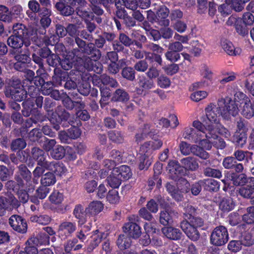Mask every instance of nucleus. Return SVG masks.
Listing matches in <instances>:
<instances>
[{"instance_id": "9b49d317", "label": "nucleus", "mask_w": 254, "mask_h": 254, "mask_svg": "<svg viewBox=\"0 0 254 254\" xmlns=\"http://www.w3.org/2000/svg\"><path fill=\"white\" fill-rule=\"evenodd\" d=\"M76 230V224L74 222L65 221L60 224L58 229V234L62 239H65L71 236Z\"/></svg>"}, {"instance_id": "f704fd0d", "label": "nucleus", "mask_w": 254, "mask_h": 254, "mask_svg": "<svg viewBox=\"0 0 254 254\" xmlns=\"http://www.w3.org/2000/svg\"><path fill=\"white\" fill-rule=\"evenodd\" d=\"M40 182L42 186L46 187L52 186L56 182L55 175L52 172H47L42 176Z\"/></svg>"}, {"instance_id": "0eeeda50", "label": "nucleus", "mask_w": 254, "mask_h": 254, "mask_svg": "<svg viewBox=\"0 0 254 254\" xmlns=\"http://www.w3.org/2000/svg\"><path fill=\"white\" fill-rule=\"evenodd\" d=\"M4 94L6 97L20 102L26 97L27 91L21 86L20 81L16 80L5 88Z\"/></svg>"}, {"instance_id": "39448f33", "label": "nucleus", "mask_w": 254, "mask_h": 254, "mask_svg": "<svg viewBox=\"0 0 254 254\" xmlns=\"http://www.w3.org/2000/svg\"><path fill=\"white\" fill-rule=\"evenodd\" d=\"M218 102L221 109L220 115L223 119L229 120L231 116L238 115L239 110L234 101L227 98Z\"/></svg>"}, {"instance_id": "393cba45", "label": "nucleus", "mask_w": 254, "mask_h": 254, "mask_svg": "<svg viewBox=\"0 0 254 254\" xmlns=\"http://www.w3.org/2000/svg\"><path fill=\"white\" fill-rule=\"evenodd\" d=\"M103 208V204L99 201H93L85 208L86 215H95L100 213Z\"/></svg>"}, {"instance_id": "dca6fc26", "label": "nucleus", "mask_w": 254, "mask_h": 254, "mask_svg": "<svg viewBox=\"0 0 254 254\" xmlns=\"http://www.w3.org/2000/svg\"><path fill=\"white\" fill-rule=\"evenodd\" d=\"M138 84L139 87L136 88V91L139 95H146L148 93L149 90L155 87L154 82L144 76L139 78Z\"/></svg>"}, {"instance_id": "a878e982", "label": "nucleus", "mask_w": 254, "mask_h": 254, "mask_svg": "<svg viewBox=\"0 0 254 254\" xmlns=\"http://www.w3.org/2000/svg\"><path fill=\"white\" fill-rule=\"evenodd\" d=\"M107 236V234L100 232L98 230L95 231L92 236L93 241L87 248L88 252H92L100 243L101 240L106 238Z\"/></svg>"}, {"instance_id": "2eb2a0df", "label": "nucleus", "mask_w": 254, "mask_h": 254, "mask_svg": "<svg viewBox=\"0 0 254 254\" xmlns=\"http://www.w3.org/2000/svg\"><path fill=\"white\" fill-rule=\"evenodd\" d=\"M181 227L186 235L190 240L196 241L200 237L199 233L197 228L190 224L188 221H183L181 223Z\"/></svg>"}, {"instance_id": "c85d7f7f", "label": "nucleus", "mask_w": 254, "mask_h": 254, "mask_svg": "<svg viewBox=\"0 0 254 254\" xmlns=\"http://www.w3.org/2000/svg\"><path fill=\"white\" fill-rule=\"evenodd\" d=\"M221 45L222 48L229 55L236 56L239 55L241 53V50L238 48H235L232 42L228 40H222Z\"/></svg>"}, {"instance_id": "e433bc0d", "label": "nucleus", "mask_w": 254, "mask_h": 254, "mask_svg": "<svg viewBox=\"0 0 254 254\" xmlns=\"http://www.w3.org/2000/svg\"><path fill=\"white\" fill-rule=\"evenodd\" d=\"M235 206V204L230 197L223 198L219 204L220 209L224 212H228L232 210Z\"/></svg>"}, {"instance_id": "6ab92c4d", "label": "nucleus", "mask_w": 254, "mask_h": 254, "mask_svg": "<svg viewBox=\"0 0 254 254\" xmlns=\"http://www.w3.org/2000/svg\"><path fill=\"white\" fill-rule=\"evenodd\" d=\"M192 126L197 130L196 132L201 139V143L202 140H205L206 138V135H203L202 134H205L208 130L210 129V128H212L213 129L215 128L212 125L208 124L203 125L201 122L197 120L193 121Z\"/></svg>"}, {"instance_id": "e2e57ef3", "label": "nucleus", "mask_w": 254, "mask_h": 254, "mask_svg": "<svg viewBox=\"0 0 254 254\" xmlns=\"http://www.w3.org/2000/svg\"><path fill=\"white\" fill-rule=\"evenodd\" d=\"M204 174L208 177L220 178L222 176L221 172L217 169L207 168L204 171Z\"/></svg>"}, {"instance_id": "b1692460", "label": "nucleus", "mask_w": 254, "mask_h": 254, "mask_svg": "<svg viewBox=\"0 0 254 254\" xmlns=\"http://www.w3.org/2000/svg\"><path fill=\"white\" fill-rule=\"evenodd\" d=\"M35 84L36 86H41V92L43 95H49L53 90V83L51 82H47L44 83L43 78L40 77H35Z\"/></svg>"}, {"instance_id": "6e6d98bb", "label": "nucleus", "mask_w": 254, "mask_h": 254, "mask_svg": "<svg viewBox=\"0 0 254 254\" xmlns=\"http://www.w3.org/2000/svg\"><path fill=\"white\" fill-rule=\"evenodd\" d=\"M49 120L51 124L53 125V127L55 129L57 130L60 129V125L62 121V119L57 113H53Z\"/></svg>"}, {"instance_id": "f8f14e48", "label": "nucleus", "mask_w": 254, "mask_h": 254, "mask_svg": "<svg viewBox=\"0 0 254 254\" xmlns=\"http://www.w3.org/2000/svg\"><path fill=\"white\" fill-rule=\"evenodd\" d=\"M167 170L170 177L173 180L181 179L185 173L184 169L176 161H170L167 166Z\"/></svg>"}, {"instance_id": "2f4dec72", "label": "nucleus", "mask_w": 254, "mask_h": 254, "mask_svg": "<svg viewBox=\"0 0 254 254\" xmlns=\"http://www.w3.org/2000/svg\"><path fill=\"white\" fill-rule=\"evenodd\" d=\"M114 174H117L122 179L127 180L132 175L130 168L126 165H122L114 169Z\"/></svg>"}, {"instance_id": "423d86ee", "label": "nucleus", "mask_w": 254, "mask_h": 254, "mask_svg": "<svg viewBox=\"0 0 254 254\" xmlns=\"http://www.w3.org/2000/svg\"><path fill=\"white\" fill-rule=\"evenodd\" d=\"M220 112L219 102L217 105L211 103L205 108V116L202 117L201 120L205 125H217L219 123V115L220 114Z\"/></svg>"}, {"instance_id": "ea45409f", "label": "nucleus", "mask_w": 254, "mask_h": 254, "mask_svg": "<svg viewBox=\"0 0 254 254\" xmlns=\"http://www.w3.org/2000/svg\"><path fill=\"white\" fill-rule=\"evenodd\" d=\"M12 19L8 8L5 5H0V20L10 23Z\"/></svg>"}, {"instance_id": "864d4df0", "label": "nucleus", "mask_w": 254, "mask_h": 254, "mask_svg": "<svg viewBox=\"0 0 254 254\" xmlns=\"http://www.w3.org/2000/svg\"><path fill=\"white\" fill-rule=\"evenodd\" d=\"M30 219L32 222H36L42 225H47L51 221V218L47 215L32 216L30 217Z\"/></svg>"}, {"instance_id": "69168bd1", "label": "nucleus", "mask_w": 254, "mask_h": 254, "mask_svg": "<svg viewBox=\"0 0 254 254\" xmlns=\"http://www.w3.org/2000/svg\"><path fill=\"white\" fill-rule=\"evenodd\" d=\"M207 96V93L204 91H198L191 94L190 98L192 100L198 102L201 100L206 98Z\"/></svg>"}, {"instance_id": "c9c22d12", "label": "nucleus", "mask_w": 254, "mask_h": 254, "mask_svg": "<svg viewBox=\"0 0 254 254\" xmlns=\"http://www.w3.org/2000/svg\"><path fill=\"white\" fill-rule=\"evenodd\" d=\"M231 180L235 186H243L248 183L250 178H247L244 174L237 175L233 173L231 175Z\"/></svg>"}, {"instance_id": "bf43d9fd", "label": "nucleus", "mask_w": 254, "mask_h": 254, "mask_svg": "<svg viewBox=\"0 0 254 254\" xmlns=\"http://www.w3.org/2000/svg\"><path fill=\"white\" fill-rule=\"evenodd\" d=\"M123 76L130 81H132L135 78V71L133 69L130 67L124 68L122 70Z\"/></svg>"}, {"instance_id": "a18cd8bd", "label": "nucleus", "mask_w": 254, "mask_h": 254, "mask_svg": "<svg viewBox=\"0 0 254 254\" xmlns=\"http://www.w3.org/2000/svg\"><path fill=\"white\" fill-rule=\"evenodd\" d=\"M49 199L51 203L59 204L62 203L64 199V196L62 193L57 190H55L50 194Z\"/></svg>"}, {"instance_id": "680f3d73", "label": "nucleus", "mask_w": 254, "mask_h": 254, "mask_svg": "<svg viewBox=\"0 0 254 254\" xmlns=\"http://www.w3.org/2000/svg\"><path fill=\"white\" fill-rule=\"evenodd\" d=\"M25 141L21 138L17 139L11 143V148L13 150L22 149L26 147Z\"/></svg>"}, {"instance_id": "4d7b16f0", "label": "nucleus", "mask_w": 254, "mask_h": 254, "mask_svg": "<svg viewBox=\"0 0 254 254\" xmlns=\"http://www.w3.org/2000/svg\"><path fill=\"white\" fill-rule=\"evenodd\" d=\"M242 244L246 247L252 246L254 243V239L253 238L252 235L249 233H244L240 240Z\"/></svg>"}, {"instance_id": "cd10ccee", "label": "nucleus", "mask_w": 254, "mask_h": 254, "mask_svg": "<svg viewBox=\"0 0 254 254\" xmlns=\"http://www.w3.org/2000/svg\"><path fill=\"white\" fill-rule=\"evenodd\" d=\"M30 245L36 246L46 245L49 244V237L45 233H41L36 237H31L28 240Z\"/></svg>"}, {"instance_id": "052dcab7", "label": "nucleus", "mask_w": 254, "mask_h": 254, "mask_svg": "<svg viewBox=\"0 0 254 254\" xmlns=\"http://www.w3.org/2000/svg\"><path fill=\"white\" fill-rule=\"evenodd\" d=\"M165 57L167 60L171 62H176L180 59V54L179 53L172 50H169L165 53Z\"/></svg>"}, {"instance_id": "0e129e2a", "label": "nucleus", "mask_w": 254, "mask_h": 254, "mask_svg": "<svg viewBox=\"0 0 254 254\" xmlns=\"http://www.w3.org/2000/svg\"><path fill=\"white\" fill-rule=\"evenodd\" d=\"M50 192V189L45 186L41 185L36 190V195L40 199H44Z\"/></svg>"}, {"instance_id": "13d9d810", "label": "nucleus", "mask_w": 254, "mask_h": 254, "mask_svg": "<svg viewBox=\"0 0 254 254\" xmlns=\"http://www.w3.org/2000/svg\"><path fill=\"white\" fill-rule=\"evenodd\" d=\"M245 86L249 92L254 96V76L249 75L245 82Z\"/></svg>"}, {"instance_id": "4c0bfd02", "label": "nucleus", "mask_w": 254, "mask_h": 254, "mask_svg": "<svg viewBox=\"0 0 254 254\" xmlns=\"http://www.w3.org/2000/svg\"><path fill=\"white\" fill-rule=\"evenodd\" d=\"M48 170L54 172L56 175L62 176L66 172V168L62 164L52 162L49 164Z\"/></svg>"}, {"instance_id": "37998d69", "label": "nucleus", "mask_w": 254, "mask_h": 254, "mask_svg": "<svg viewBox=\"0 0 254 254\" xmlns=\"http://www.w3.org/2000/svg\"><path fill=\"white\" fill-rule=\"evenodd\" d=\"M63 103L66 108L72 109L74 107L78 106L81 109L85 107L84 103L81 101L73 102L68 97L65 98L63 100Z\"/></svg>"}, {"instance_id": "09e8293b", "label": "nucleus", "mask_w": 254, "mask_h": 254, "mask_svg": "<svg viewBox=\"0 0 254 254\" xmlns=\"http://www.w3.org/2000/svg\"><path fill=\"white\" fill-rule=\"evenodd\" d=\"M65 154V150L63 147L60 145L55 146L51 152V155L55 159H62Z\"/></svg>"}, {"instance_id": "72a5a7b5", "label": "nucleus", "mask_w": 254, "mask_h": 254, "mask_svg": "<svg viewBox=\"0 0 254 254\" xmlns=\"http://www.w3.org/2000/svg\"><path fill=\"white\" fill-rule=\"evenodd\" d=\"M79 231L76 233V237L82 242H83L88 235V232L91 230V224L89 223L88 225L82 224L79 225Z\"/></svg>"}, {"instance_id": "774afa93", "label": "nucleus", "mask_w": 254, "mask_h": 254, "mask_svg": "<svg viewBox=\"0 0 254 254\" xmlns=\"http://www.w3.org/2000/svg\"><path fill=\"white\" fill-rule=\"evenodd\" d=\"M236 161L233 157H227L224 159L223 161V165L224 167L227 169L234 168L236 165Z\"/></svg>"}, {"instance_id": "f3484780", "label": "nucleus", "mask_w": 254, "mask_h": 254, "mask_svg": "<svg viewBox=\"0 0 254 254\" xmlns=\"http://www.w3.org/2000/svg\"><path fill=\"white\" fill-rule=\"evenodd\" d=\"M246 184L239 189V193L244 198H250L252 203V198L254 197V178L250 177V180Z\"/></svg>"}, {"instance_id": "412c9836", "label": "nucleus", "mask_w": 254, "mask_h": 254, "mask_svg": "<svg viewBox=\"0 0 254 254\" xmlns=\"http://www.w3.org/2000/svg\"><path fill=\"white\" fill-rule=\"evenodd\" d=\"M123 229L125 233H127L129 236L133 238H138L141 233L139 226L133 222L127 223Z\"/></svg>"}, {"instance_id": "1a4fd4ad", "label": "nucleus", "mask_w": 254, "mask_h": 254, "mask_svg": "<svg viewBox=\"0 0 254 254\" xmlns=\"http://www.w3.org/2000/svg\"><path fill=\"white\" fill-rule=\"evenodd\" d=\"M180 150L184 155H188L192 153L193 154L203 159H207L209 157L208 153L204 151L202 147L196 145H190L185 141L181 142Z\"/></svg>"}, {"instance_id": "f257e3e1", "label": "nucleus", "mask_w": 254, "mask_h": 254, "mask_svg": "<svg viewBox=\"0 0 254 254\" xmlns=\"http://www.w3.org/2000/svg\"><path fill=\"white\" fill-rule=\"evenodd\" d=\"M162 145V141L154 139L146 141L140 146L139 159L140 170L147 169L149 167L152 163V153L154 150L159 149Z\"/></svg>"}, {"instance_id": "5701e85b", "label": "nucleus", "mask_w": 254, "mask_h": 254, "mask_svg": "<svg viewBox=\"0 0 254 254\" xmlns=\"http://www.w3.org/2000/svg\"><path fill=\"white\" fill-rule=\"evenodd\" d=\"M33 156L34 158L36 159L38 162L39 166H43L44 168L47 169H49V164L51 162H49L46 160V155L44 151L37 148L33 149Z\"/></svg>"}, {"instance_id": "9d476101", "label": "nucleus", "mask_w": 254, "mask_h": 254, "mask_svg": "<svg viewBox=\"0 0 254 254\" xmlns=\"http://www.w3.org/2000/svg\"><path fill=\"white\" fill-rule=\"evenodd\" d=\"M20 205V202L12 195L8 197H0V216H3L5 211H11L14 208H17Z\"/></svg>"}, {"instance_id": "6e6552de", "label": "nucleus", "mask_w": 254, "mask_h": 254, "mask_svg": "<svg viewBox=\"0 0 254 254\" xmlns=\"http://www.w3.org/2000/svg\"><path fill=\"white\" fill-rule=\"evenodd\" d=\"M229 235L227 229L223 226L216 227L212 232L210 242L212 244L221 246L225 244L228 241Z\"/></svg>"}, {"instance_id": "79ce46f5", "label": "nucleus", "mask_w": 254, "mask_h": 254, "mask_svg": "<svg viewBox=\"0 0 254 254\" xmlns=\"http://www.w3.org/2000/svg\"><path fill=\"white\" fill-rule=\"evenodd\" d=\"M173 213V212L168 210L161 211L160 216V223L164 225L171 224L173 222L172 214Z\"/></svg>"}, {"instance_id": "603ef678", "label": "nucleus", "mask_w": 254, "mask_h": 254, "mask_svg": "<svg viewBox=\"0 0 254 254\" xmlns=\"http://www.w3.org/2000/svg\"><path fill=\"white\" fill-rule=\"evenodd\" d=\"M107 200L111 204L118 203L120 200L118 191L115 190H110L107 195Z\"/></svg>"}, {"instance_id": "5fc2aeb1", "label": "nucleus", "mask_w": 254, "mask_h": 254, "mask_svg": "<svg viewBox=\"0 0 254 254\" xmlns=\"http://www.w3.org/2000/svg\"><path fill=\"white\" fill-rule=\"evenodd\" d=\"M22 184V189L30 191L34 190L36 185L38 184V180L33 178L32 181L30 179V180L23 181Z\"/></svg>"}, {"instance_id": "338daca9", "label": "nucleus", "mask_w": 254, "mask_h": 254, "mask_svg": "<svg viewBox=\"0 0 254 254\" xmlns=\"http://www.w3.org/2000/svg\"><path fill=\"white\" fill-rule=\"evenodd\" d=\"M241 220V215L238 212H234L231 213L229 215V221L230 224L232 226L237 225Z\"/></svg>"}, {"instance_id": "7ed1b4c3", "label": "nucleus", "mask_w": 254, "mask_h": 254, "mask_svg": "<svg viewBox=\"0 0 254 254\" xmlns=\"http://www.w3.org/2000/svg\"><path fill=\"white\" fill-rule=\"evenodd\" d=\"M236 102L240 103L241 114L247 119H251L254 116V102L242 92H237L234 95Z\"/></svg>"}, {"instance_id": "3c124183", "label": "nucleus", "mask_w": 254, "mask_h": 254, "mask_svg": "<svg viewBox=\"0 0 254 254\" xmlns=\"http://www.w3.org/2000/svg\"><path fill=\"white\" fill-rule=\"evenodd\" d=\"M109 137L112 141L117 142L121 143L124 140V135L121 132L113 130L109 133Z\"/></svg>"}, {"instance_id": "de8ad7c7", "label": "nucleus", "mask_w": 254, "mask_h": 254, "mask_svg": "<svg viewBox=\"0 0 254 254\" xmlns=\"http://www.w3.org/2000/svg\"><path fill=\"white\" fill-rule=\"evenodd\" d=\"M130 239L125 237L124 235L120 236L117 240V244L119 248L121 250L126 249L130 245Z\"/></svg>"}, {"instance_id": "aec40b11", "label": "nucleus", "mask_w": 254, "mask_h": 254, "mask_svg": "<svg viewBox=\"0 0 254 254\" xmlns=\"http://www.w3.org/2000/svg\"><path fill=\"white\" fill-rule=\"evenodd\" d=\"M117 163L112 159H106L103 160L101 169L99 172V176L101 178H105L108 175L110 171L113 170Z\"/></svg>"}, {"instance_id": "7c9ffc66", "label": "nucleus", "mask_w": 254, "mask_h": 254, "mask_svg": "<svg viewBox=\"0 0 254 254\" xmlns=\"http://www.w3.org/2000/svg\"><path fill=\"white\" fill-rule=\"evenodd\" d=\"M73 215L78 220V224L79 225L84 224L87 221L86 217L89 216L86 214L85 209L84 210L81 205L75 206L73 211Z\"/></svg>"}, {"instance_id": "c03bdc74", "label": "nucleus", "mask_w": 254, "mask_h": 254, "mask_svg": "<svg viewBox=\"0 0 254 254\" xmlns=\"http://www.w3.org/2000/svg\"><path fill=\"white\" fill-rule=\"evenodd\" d=\"M109 185L114 188H118L122 182L121 179L117 174H114V170L112 171L111 174L107 178Z\"/></svg>"}, {"instance_id": "a19ab883", "label": "nucleus", "mask_w": 254, "mask_h": 254, "mask_svg": "<svg viewBox=\"0 0 254 254\" xmlns=\"http://www.w3.org/2000/svg\"><path fill=\"white\" fill-rule=\"evenodd\" d=\"M128 99V94L122 89H117L114 93L112 97V100L115 101L125 102Z\"/></svg>"}, {"instance_id": "20e7f679", "label": "nucleus", "mask_w": 254, "mask_h": 254, "mask_svg": "<svg viewBox=\"0 0 254 254\" xmlns=\"http://www.w3.org/2000/svg\"><path fill=\"white\" fill-rule=\"evenodd\" d=\"M205 134L203 133V135H206L205 140H202L201 146L202 148L207 150H210L212 146L218 149H223L226 146L225 142L223 139L219 137L217 134V129L210 128Z\"/></svg>"}, {"instance_id": "8fccbe9b", "label": "nucleus", "mask_w": 254, "mask_h": 254, "mask_svg": "<svg viewBox=\"0 0 254 254\" xmlns=\"http://www.w3.org/2000/svg\"><path fill=\"white\" fill-rule=\"evenodd\" d=\"M247 213L243 215V220L248 224L254 222V207H250L247 209Z\"/></svg>"}, {"instance_id": "49530a36", "label": "nucleus", "mask_w": 254, "mask_h": 254, "mask_svg": "<svg viewBox=\"0 0 254 254\" xmlns=\"http://www.w3.org/2000/svg\"><path fill=\"white\" fill-rule=\"evenodd\" d=\"M151 133L150 126L148 125H145L140 132L136 134L135 141L138 143L144 139L147 135H150Z\"/></svg>"}, {"instance_id": "58836bf2", "label": "nucleus", "mask_w": 254, "mask_h": 254, "mask_svg": "<svg viewBox=\"0 0 254 254\" xmlns=\"http://www.w3.org/2000/svg\"><path fill=\"white\" fill-rule=\"evenodd\" d=\"M55 7L63 15L65 16L70 15L74 12V9L71 6L67 5H65L63 2H57Z\"/></svg>"}, {"instance_id": "4468645a", "label": "nucleus", "mask_w": 254, "mask_h": 254, "mask_svg": "<svg viewBox=\"0 0 254 254\" xmlns=\"http://www.w3.org/2000/svg\"><path fill=\"white\" fill-rule=\"evenodd\" d=\"M9 223L11 227L18 232L24 233L27 230V224L20 216L13 215L9 219Z\"/></svg>"}, {"instance_id": "473e14b6", "label": "nucleus", "mask_w": 254, "mask_h": 254, "mask_svg": "<svg viewBox=\"0 0 254 254\" xmlns=\"http://www.w3.org/2000/svg\"><path fill=\"white\" fill-rule=\"evenodd\" d=\"M182 167L186 170L195 171L198 168V164L195 158L188 157L181 161Z\"/></svg>"}, {"instance_id": "ddd939ff", "label": "nucleus", "mask_w": 254, "mask_h": 254, "mask_svg": "<svg viewBox=\"0 0 254 254\" xmlns=\"http://www.w3.org/2000/svg\"><path fill=\"white\" fill-rule=\"evenodd\" d=\"M13 35L32 40V36L36 34V31L27 29L25 26L21 23H16L13 26Z\"/></svg>"}, {"instance_id": "4be33fe9", "label": "nucleus", "mask_w": 254, "mask_h": 254, "mask_svg": "<svg viewBox=\"0 0 254 254\" xmlns=\"http://www.w3.org/2000/svg\"><path fill=\"white\" fill-rule=\"evenodd\" d=\"M157 21L161 25L167 26L169 25V20L167 18L169 13V9L165 6H161L156 11Z\"/></svg>"}, {"instance_id": "c756f323", "label": "nucleus", "mask_w": 254, "mask_h": 254, "mask_svg": "<svg viewBox=\"0 0 254 254\" xmlns=\"http://www.w3.org/2000/svg\"><path fill=\"white\" fill-rule=\"evenodd\" d=\"M183 136L185 139L190 140L195 143H198L201 145V139L192 127H186L184 130Z\"/></svg>"}, {"instance_id": "f03ea898", "label": "nucleus", "mask_w": 254, "mask_h": 254, "mask_svg": "<svg viewBox=\"0 0 254 254\" xmlns=\"http://www.w3.org/2000/svg\"><path fill=\"white\" fill-rule=\"evenodd\" d=\"M88 53L90 57H84L81 59V64L88 70H93L94 72L100 73L102 71V64L97 62L101 57V53L99 50L94 48V45L90 44L88 46Z\"/></svg>"}, {"instance_id": "a211bd4d", "label": "nucleus", "mask_w": 254, "mask_h": 254, "mask_svg": "<svg viewBox=\"0 0 254 254\" xmlns=\"http://www.w3.org/2000/svg\"><path fill=\"white\" fill-rule=\"evenodd\" d=\"M30 41L31 40L12 35L8 38L7 42L9 46L17 49L21 48L23 44L28 47L30 45Z\"/></svg>"}, {"instance_id": "bb28decb", "label": "nucleus", "mask_w": 254, "mask_h": 254, "mask_svg": "<svg viewBox=\"0 0 254 254\" xmlns=\"http://www.w3.org/2000/svg\"><path fill=\"white\" fill-rule=\"evenodd\" d=\"M163 234L168 239L173 240L180 239L182 233L177 228L172 227H166L162 228Z\"/></svg>"}]
</instances>
